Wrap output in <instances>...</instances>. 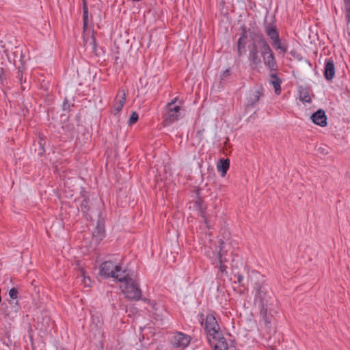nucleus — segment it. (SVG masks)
Returning <instances> with one entry per match:
<instances>
[{
  "mask_svg": "<svg viewBox=\"0 0 350 350\" xmlns=\"http://www.w3.org/2000/svg\"><path fill=\"white\" fill-rule=\"evenodd\" d=\"M250 36L252 42L248 45V62L252 70H258L261 67L262 60L264 65L271 72L278 70V64L275 55L262 33L259 30L253 29Z\"/></svg>",
  "mask_w": 350,
  "mask_h": 350,
  "instance_id": "nucleus-1",
  "label": "nucleus"
},
{
  "mask_svg": "<svg viewBox=\"0 0 350 350\" xmlns=\"http://www.w3.org/2000/svg\"><path fill=\"white\" fill-rule=\"evenodd\" d=\"M118 282L121 283L120 289L126 299L130 301L141 299L148 302L147 299L142 297V292L138 282L133 279L128 271L125 272Z\"/></svg>",
  "mask_w": 350,
  "mask_h": 350,
  "instance_id": "nucleus-2",
  "label": "nucleus"
},
{
  "mask_svg": "<svg viewBox=\"0 0 350 350\" xmlns=\"http://www.w3.org/2000/svg\"><path fill=\"white\" fill-rule=\"evenodd\" d=\"M250 276L257 279L254 284L255 306L262 309L268 307L270 304L271 295L267 285L265 284L263 276L258 271H252Z\"/></svg>",
  "mask_w": 350,
  "mask_h": 350,
  "instance_id": "nucleus-3",
  "label": "nucleus"
},
{
  "mask_svg": "<svg viewBox=\"0 0 350 350\" xmlns=\"http://www.w3.org/2000/svg\"><path fill=\"white\" fill-rule=\"evenodd\" d=\"M125 272H127V270L122 269V264H116L111 260L103 262L100 265L99 270L100 275L106 278H112L117 282Z\"/></svg>",
  "mask_w": 350,
  "mask_h": 350,
  "instance_id": "nucleus-4",
  "label": "nucleus"
},
{
  "mask_svg": "<svg viewBox=\"0 0 350 350\" xmlns=\"http://www.w3.org/2000/svg\"><path fill=\"white\" fill-rule=\"evenodd\" d=\"M265 31L273 48L278 51L279 53L285 54L288 51V46L286 41H282L280 39L276 26L268 24L265 27Z\"/></svg>",
  "mask_w": 350,
  "mask_h": 350,
  "instance_id": "nucleus-5",
  "label": "nucleus"
},
{
  "mask_svg": "<svg viewBox=\"0 0 350 350\" xmlns=\"http://www.w3.org/2000/svg\"><path fill=\"white\" fill-rule=\"evenodd\" d=\"M230 249V246L221 241L220 244V249L215 257H210L212 260V264L217 267L222 275H227V265L225 264L229 259L228 258V251Z\"/></svg>",
  "mask_w": 350,
  "mask_h": 350,
  "instance_id": "nucleus-6",
  "label": "nucleus"
},
{
  "mask_svg": "<svg viewBox=\"0 0 350 350\" xmlns=\"http://www.w3.org/2000/svg\"><path fill=\"white\" fill-rule=\"evenodd\" d=\"M201 325L204 328L207 340L219 337L222 333L215 317L212 313L208 314L205 319H202Z\"/></svg>",
  "mask_w": 350,
  "mask_h": 350,
  "instance_id": "nucleus-7",
  "label": "nucleus"
},
{
  "mask_svg": "<svg viewBox=\"0 0 350 350\" xmlns=\"http://www.w3.org/2000/svg\"><path fill=\"white\" fill-rule=\"evenodd\" d=\"M176 98L166 105V112L163 116L165 125H170L178 120L181 117V108L175 104Z\"/></svg>",
  "mask_w": 350,
  "mask_h": 350,
  "instance_id": "nucleus-8",
  "label": "nucleus"
},
{
  "mask_svg": "<svg viewBox=\"0 0 350 350\" xmlns=\"http://www.w3.org/2000/svg\"><path fill=\"white\" fill-rule=\"evenodd\" d=\"M170 342L174 347L183 349L189 345L191 337L185 333L177 332L173 334Z\"/></svg>",
  "mask_w": 350,
  "mask_h": 350,
  "instance_id": "nucleus-9",
  "label": "nucleus"
},
{
  "mask_svg": "<svg viewBox=\"0 0 350 350\" xmlns=\"http://www.w3.org/2000/svg\"><path fill=\"white\" fill-rule=\"evenodd\" d=\"M262 95L263 94L262 88L250 90L248 92L245 100V110H250L251 109L256 107Z\"/></svg>",
  "mask_w": 350,
  "mask_h": 350,
  "instance_id": "nucleus-10",
  "label": "nucleus"
},
{
  "mask_svg": "<svg viewBox=\"0 0 350 350\" xmlns=\"http://www.w3.org/2000/svg\"><path fill=\"white\" fill-rule=\"evenodd\" d=\"M126 102V94L124 90L120 91L116 98L115 103L111 113L113 115H118L122 109Z\"/></svg>",
  "mask_w": 350,
  "mask_h": 350,
  "instance_id": "nucleus-11",
  "label": "nucleus"
},
{
  "mask_svg": "<svg viewBox=\"0 0 350 350\" xmlns=\"http://www.w3.org/2000/svg\"><path fill=\"white\" fill-rule=\"evenodd\" d=\"M210 345L213 348V350H228V345L223 336L222 333L219 337L210 338L208 340Z\"/></svg>",
  "mask_w": 350,
  "mask_h": 350,
  "instance_id": "nucleus-12",
  "label": "nucleus"
},
{
  "mask_svg": "<svg viewBox=\"0 0 350 350\" xmlns=\"http://www.w3.org/2000/svg\"><path fill=\"white\" fill-rule=\"evenodd\" d=\"M335 65L332 58H327L324 64V76L327 81H332L335 77Z\"/></svg>",
  "mask_w": 350,
  "mask_h": 350,
  "instance_id": "nucleus-13",
  "label": "nucleus"
},
{
  "mask_svg": "<svg viewBox=\"0 0 350 350\" xmlns=\"http://www.w3.org/2000/svg\"><path fill=\"white\" fill-rule=\"evenodd\" d=\"M241 29L242 33L237 40V53L239 57L242 56L245 53L247 39L246 28L243 27Z\"/></svg>",
  "mask_w": 350,
  "mask_h": 350,
  "instance_id": "nucleus-14",
  "label": "nucleus"
},
{
  "mask_svg": "<svg viewBox=\"0 0 350 350\" xmlns=\"http://www.w3.org/2000/svg\"><path fill=\"white\" fill-rule=\"evenodd\" d=\"M310 119L312 122L320 126H325L327 125V116L323 109H319L312 114Z\"/></svg>",
  "mask_w": 350,
  "mask_h": 350,
  "instance_id": "nucleus-15",
  "label": "nucleus"
},
{
  "mask_svg": "<svg viewBox=\"0 0 350 350\" xmlns=\"http://www.w3.org/2000/svg\"><path fill=\"white\" fill-rule=\"evenodd\" d=\"M93 235L98 241H101L105 237V224L102 219H98Z\"/></svg>",
  "mask_w": 350,
  "mask_h": 350,
  "instance_id": "nucleus-16",
  "label": "nucleus"
},
{
  "mask_svg": "<svg viewBox=\"0 0 350 350\" xmlns=\"http://www.w3.org/2000/svg\"><path fill=\"white\" fill-rule=\"evenodd\" d=\"M270 83L273 85L275 92L279 94L281 92V79L277 76L275 73L270 74Z\"/></svg>",
  "mask_w": 350,
  "mask_h": 350,
  "instance_id": "nucleus-17",
  "label": "nucleus"
},
{
  "mask_svg": "<svg viewBox=\"0 0 350 350\" xmlns=\"http://www.w3.org/2000/svg\"><path fill=\"white\" fill-rule=\"evenodd\" d=\"M258 309L260 310V315L265 326L269 328L271 327L273 317L270 313L268 312V307H265L263 309Z\"/></svg>",
  "mask_w": 350,
  "mask_h": 350,
  "instance_id": "nucleus-18",
  "label": "nucleus"
},
{
  "mask_svg": "<svg viewBox=\"0 0 350 350\" xmlns=\"http://www.w3.org/2000/svg\"><path fill=\"white\" fill-rule=\"evenodd\" d=\"M230 167L229 159H221L217 165V169L219 172H221V176L224 177Z\"/></svg>",
  "mask_w": 350,
  "mask_h": 350,
  "instance_id": "nucleus-19",
  "label": "nucleus"
},
{
  "mask_svg": "<svg viewBox=\"0 0 350 350\" xmlns=\"http://www.w3.org/2000/svg\"><path fill=\"white\" fill-rule=\"evenodd\" d=\"M299 98L302 102L310 103L311 98L310 96L309 90L306 88L300 86L299 88Z\"/></svg>",
  "mask_w": 350,
  "mask_h": 350,
  "instance_id": "nucleus-20",
  "label": "nucleus"
},
{
  "mask_svg": "<svg viewBox=\"0 0 350 350\" xmlns=\"http://www.w3.org/2000/svg\"><path fill=\"white\" fill-rule=\"evenodd\" d=\"M85 45L88 47L90 46L92 51H95L96 49V41L94 36L88 38L85 40Z\"/></svg>",
  "mask_w": 350,
  "mask_h": 350,
  "instance_id": "nucleus-21",
  "label": "nucleus"
},
{
  "mask_svg": "<svg viewBox=\"0 0 350 350\" xmlns=\"http://www.w3.org/2000/svg\"><path fill=\"white\" fill-rule=\"evenodd\" d=\"M139 119V115L136 111H133L128 122L127 124L129 126H132L134 124H135Z\"/></svg>",
  "mask_w": 350,
  "mask_h": 350,
  "instance_id": "nucleus-22",
  "label": "nucleus"
},
{
  "mask_svg": "<svg viewBox=\"0 0 350 350\" xmlns=\"http://www.w3.org/2000/svg\"><path fill=\"white\" fill-rule=\"evenodd\" d=\"M18 57H19V61L22 62L23 58V55L22 51L18 47H15V51L14 52V58H13V61H14V64Z\"/></svg>",
  "mask_w": 350,
  "mask_h": 350,
  "instance_id": "nucleus-23",
  "label": "nucleus"
},
{
  "mask_svg": "<svg viewBox=\"0 0 350 350\" xmlns=\"http://www.w3.org/2000/svg\"><path fill=\"white\" fill-rule=\"evenodd\" d=\"M81 276L83 277V283L85 286L90 287L91 286L92 280L89 276L85 275V272L83 270L81 271Z\"/></svg>",
  "mask_w": 350,
  "mask_h": 350,
  "instance_id": "nucleus-24",
  "label": "nucleus"
},
{
  "mask_svg": "<svg viewBox=\"0 0 350 350\" xmlns=\"http://www.w3.org/2000/svg\"><path fill=\"white\" fill-rule=\"evenodd\" d=\"M81 209L83 213H87L89 211L88 202L86 199L82 201L81 204Z\"/></svg>",
  "mask_w": 350,
  "mask_h": 350,
  "instance_id": "nucleus-25",
  "label": "nucleus"
},
{
  "mask_svg": "<svg viewBox=\"0 0 350 350\" xmlns=\"http://www.w3.org/2000/svg\"><path fill=\"white\" fill-rule=\"evenodd\" d=\"M9 296L12 299H16L18 297V290L16 288H12L9 291Z\"/></svg>",
  "mask_w": 350,
  "mask_h": 350,
  "instance_id": "nucleus-26",
  "label": "nucleus"
},
{
  "mask_svg": "<svg viewBox=\"0 0 350 350\" xmlns=\"http://www.w3.org/2000/svg\"><path fill=\"white\" fill-rule=\"evenodd\" d=\"M345 9L346 11V17L350 16V0H345Z\"/></svg>",
  "mask_w": 350,
  "mask_h": 350,
  "instance_id": "nucleus-27",
  "label": "nucleus"
},
{
  "mask_svg": "<svg viewBox=\"0 0 350 350\" xmlns=\"http://www.w3.org/2000/svg\"><path fill=\"white\" fill-rule=\"evenodd\" d=\"M83 18H88V8L85 0H83Z\"/></svg>",
  "mask_w": 350,
  "mask_h": 350,
  "instance_id": "nucleus-28",
  "label": "nucleus"
},
{
  "mask_svg": "<svg viewBox=\"0 0 350 350\" xmlns=\"http://www.w3.org/2000/svg\"><path fill=\"white\" fill-rule=\"evenodd\" d=\"M235 277L237 278L238 283L242 284V283H243V282L244 280L243 275H241V274L238 273V274L235 275Z\"/></svg>",
  "mask_w": 350,
  "mask_h": 350,
  "instance_id": "nucleus-29",
  "label": "nucleus"
},
{
  "mask_svg": "<svg viewBox=\"0 0 350 350\" xmlns=\"http://www.w3.org/2000/svg\"><path fill=\"white\" fill-rule=\"evenodd\" d=\"M17 78L18 79L20 82L22 83V81H23V71L21 70V67L18 68V72H17Z\"/></svg>",
  "mask_w": 350,
  "mask_h": 350,
  "instance_id": "nucleus-30",
  "label": "nucleus"
},
{
  "mask_svg": "<svg viewBox=\"0 0 350 350\" xmlns=\"http://www.w3.org/2000/svg\"><path fill=\"white\" fill-rule=\"evenodd\" d=\"M83 27L85 28L88 25V18H83Z\"/></svg>",
  "mask_w": 350,
  "mask_h": 350,
  "instance_id": "nucleus-31",
  "label": "nucleus"
},
{
  "mask_svg": "<svg viewBox=\"0 0 350 350\" xmlns=\"http://www.w3.org/2000/svg\"><path fill=\"white\" fill-rule=\"evenodd\" d=\"M230 75V70L229 69H226L225 71H224V72L222 73V77H226L227 76H228Z\"/></svg>",
  "mask_w": 350,
  "mask_h": 350,
  "instance_id": "nucleus-32",
  "label": "nucleus"
},
{
  "mask_svg": "<svg viewBox=\"0 0 350 350\" xmlns=\"http://www.w3.org/2000/svg\"><path fill=\"white\" fill-rule=\"evenodd\" d=\"M133 1H139L140 0H132Z\"/></svg>",
  "mask_w": 350,
  "mask_h": 350,
  "instance_id": "nucleus-33",
  "label": "nucleus"
},
{
  "mask_svg": "<svg viewBox=\"0 0 350 350\" xmlns=\"http://www.w3.org/2000/svg\"><path fill=\"white\" fill-rule=\"evenodd\" d=\"M202 212V215H204L203 211H200Z\"/></svg>",
  "mask_w": 350,
  "mask_h": 350,
  "instance_id": "nucleus-34",
  "label": "nucleus"
}]
</instances>
